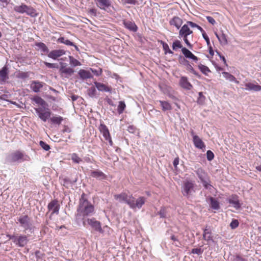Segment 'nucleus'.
I'll return each mask as SVG.
<instances>
[{
	"label": "nucleus",
	"mask_w": 261,
	"mask_h": 261,
	"mask_svg": "<svg viewBox=\"0 0 261 261\" xmlns=\"http://www.w3.org/2000/svg\"><path fill=\"white\" fill-rule=\"evenodd\" d=\"M96 90L95 87H92L88 90V93L90 97H94L95 96Z\"/></svg>",
	"instance_id": "nucleus-48"
},
{
	"label": "nucleus",
	"mask_w": 261,
	"mask_h": 261,
	"mask_svg": "<svg viewBox=\"0 0 261 261\" xmlns=\"http://www.w3.org/2000/svg\"><path fill=\"white\" fill-rule=\"evenodd\" d=\"M171 240H172L174 242V245L177 247H180L181 246V244L180 241L178 240V238L174 235H172L171 236Z\"/></svg>",
	"instance_id": "nucleus-46"
},
{
	"label": "nucleus",
	"mask_w": 261,
	"mask_h": 261,
	"mask_svg": "<svg viewBox=\"0 0 261 261\" xmlns=\"http://www.w3.org/2000/svg\"><path fill=\"white\" fill-rule=\"evenodd\" d=\"M186 68L190 72L195 75V76H196L197 77L200 78V75H199V73L194 70V69L193 68V67L190 63L186 66Z\"/></svg>",
	"instance_id": "nucleus-42"
},
{
	"label": "nucleus",
	"mask_w": 261,
	"mask_h": 261,
	"mask_svg": "<svg viewBox=\"0 0 261 261\" xmlns=\"http://www.w3.org/2000/svg\"><path fill=\"white\" fill-rule=\"evenodd\" d=\"M35 111L38 117L43 122H46L51 115L49 109L44 107L35 108Z\"/></svg>",
	"instance_id": "nucleus-9"
},
{
	"label": "nucleus",
	"mask_w": 261,
	"mask_h": 261,
	"mask_svg": "<svg viewBox=\"0 0 261 261\" xmlns=\"http://www.w3.org/2000/svg\"><path fill=\"white\" fill-rule=\"evenodd\" d=\"M210 200V206L211 208L214 210H218L220 209V206L219 201L213 197H210L208 198Z\"/></svg>",
	"instance_id": "nucleus-24"
},
{
	"label": "nucleus",
	"mask_w": 261,
	"mask_h": 261,
	"mask_svg": "<svg viewBox=\"0 0 261 261\" xmlns=\"http://www.w3.org/2000/svg\"><path fill=\"white\" fill-rule=\"evenodd\" d=\"M181 51L185 58L192 59L196 62L198 61V58L187 48H182Z\"/></svg>",
	"instance_id": "nucleus-18"
},
{
	"label": "nucleus",
	"mask_w": 261,
	"mask_h": 261,
	"mask_svg": "<svg viewBox=\"0 0 261 261\" xmlns=\"http://www.w3.org/2000/svg\"><path fill=\"white\" fill-rule=\"evenodd\" d=\"M17 220L20 226L24 229L25 232L28 231L32 233L34 232V227L33 225L32 220L27 215H21Z\"/></svg>",
	"instance_id": "nucleus-4"
},
{
	"label": "nucleus",
	"mask_w": 261,
	"mask_h": 261,
	"mask_svg": "<svg viewBox=\"0 0 261 261\" xmlns=\"http://www.w3.org/2000/svg\"><path fill=\"white\" fill-rule=\"evenodd\" d=\"M14 10L20 14L25 13L31 17H36L38 15V13L34 8L24 4L15 6L14 7Z\"/></svg>",
	"instance_id": "nucleus-5"
},
{
	"label": "nucleus",
	"mask_w": 261,
	"mask_h": 261,
	"mask_svg": "<svg viewBox=\"0 0 261 261\" xmlns=\"http://www.w3.org/2000/svg\"><path fill=\"white\" fill-rule=\"evenodd\" d=\"M201 182H202L203 186L204 187L206 185H207L208 184H209L210 182V180H209V179L208 178L206 177V178H205L204 179H203V180H202L201 181Z\"/></svg>",
	"instance_id": "nucleus-63"
},
{
	"label": "nucleus",
	"mask_w": 261,
	"mask_h": 261,
	"mask_svg": "<svg viewBox=\"0 0 261 261\" xmlns=\"http://www.w3.org/2000/svg\"><path fill=\"white\" fill-rule=\"evenodd\" d=\"M9 79L8 68L7 67L4 66L0 70V83L4 84L6 83V81Z\"/></svg>",
	"instance_id": "nucleus-16"
},
{
	"label": "nucleus",
	"mask_w": 261,
	"mask_h": 261,
	"mask_svg": "<svg viewBox=\"0 0 261 261\" xmlns=\"http://www.w3.org/2000/svg\"><path fill=\"white\" fill-rule=\"evenodd\" d=\"M114 198L121 203H125L133 210L140 209L145 202V198L139 197L137 199L132 195L126 193H121L114 195Z\"/></svg>",
	"instance_id": "nucleus-2"
},
{
	"label": "nucleus",
	"mask_w": 261,
	"mask_h": 261,
	"mask_svg": "<svg viewBox=\"0 0 261 261\" xmlns=\"http://www.w3.org/2000/svg\"><path fill=\"white\" fill-rule=\"evenodd\" d=\"M90 70L92 71V72L96 76H99L101 74V71L97 70L96 69H93L92 68H90Z\"/></svg>",
	"instance_id": "nucleus-62"
},
{
	"label": "nucleus",
	"mask_w": 261,
	"mask_h": 261,
	"mask_svg": "<svg viewBox=\"0 0 261 261\" xmlns=\"http://www.w3.org/2000/svg\"><path fill=\"white\" fill-rule=\"evenodd\" d=\"M44 65L49 68H58V65L56 63H50L47 62H44Z\"/></svg>",
	"instance_id": "nucleus-51"
},
{
	"label": "nucleus",
	"mask_w": 261,
	"mask_h": 261,
	"mask_svg": "<svg viewBox=\"0 0 261 261\" xmlns=\"http://www.w3.org/2000/svg\"><path fill=\"white\" fill-rule=\"evenodd\" d=\"M227 201L229 204L234 207L236 210H239L241 206V204L239 200V197L236 195H232L227 198Z\"/></svg>",
	"instance_id": "nucleus-13"
},
{
	"label": "nucleus",
	"mask_w": 261,
	"mask_h": 261,
	"mask_svg": "<svg viewBox=\"0 0 261 261\" xmlns=\"http://www.w3.org/2000/svg\"><path fill=\"white\" fill-rule=\"evenodd\" d=\"M124 27L130 31L136 32L138 30V27L134 22L130 21H124L123 22Z\"/></svg>",
	"instance_id": "nucleus-23"
},
{
	"label": "nucleus",
	"mask_w": 261,
	"mask_h": 261,
	"mask_svg": "<svg viewBox=\"0 0 261 261\" xmlns=\"http://www.w3.org/2000/svg\"><path fill=\"white\" fill-rule=\"evenodd\" d=\"M212 230L203 229V239L206 241H213V237L211 236Z\"/></svg>",
	"instance_id": "nucleus-31"
},
{
	"label": "nucleus",
	"mask_w": 261,
	"mask_h": 261,
	"mask_svg": "<svg viewBox=\"0 0 261 261\" xmlns=\"http://www.w3.org/2000/svg\"><path fill=\"white\" fill-rule=\"evenodd\" d=\"M65 51L63 49H55L50 51L47 56L49 58L56 60L58 58L65 55Z\"/></svg>",
	"instance_id": "nucleus-15"
},
{
	"label": "nucleus",
	"mask_w": 261,
	"mask_h": 261,
	"mask_svg": "<svg viewBox=\"0 0 261 261\" xmlns=\"http://www.w3.org/2000/svg\"><path fill=\"white\" fill-rule=\"evenodd\" d=\"M33 100L37 104L42 106L43 108L46 105V102L39 96L34 97Z\"/></svg>",
	"instance_id": "nucleus-35"
},
{
	"label": "nucleus",
	"mask_w": 261,
	"mask_h": 261,
	"mask_svg": "<svg viewBox=\"0 0 261 261\" xmlns=\"http://www.w3.org/2000/svg\"><path fill=\"white\" fill-rule=\"evenodd\" d=\"M97 7L100 9L109 12V9L112 7L111 0H94Z\"/></svg>",
	"instance_id": "nucleus-10"
},
{
	"label": "nucleus",
	"mask_w": 261,
	"mask_h": 261,
	"mask_svg": "<svg viewBox=\"0 0 261 261\" xmlns=\"http://www.w3.org/2000/svg\"><path fill=\"white\" fill-rule=\"evenodd\" d=\"M74 72V70L70 67H67L65 70L63 71L62 73L66 74L68 75H72Z\"/></svg>",
	"instance_id": "nucleus-53"
},
{
	"label": "nucleus",
	"mask_w": 261,
	"mask_h": 261,
	"mask_svg": "<svg viewBox=\"0 0 261 261\" xmlns=\"http://www.w3.org/2000/svg\"><path fill=\"white\" fill-rule=\"evenodd\" d=\"M162 109L163 111L171 110L172 109L171 105L167 101L159 100Z\"/></svg>",
	"instance_id": "nucleus-29"
},
{
	"label": "nucleus",
	"mask_w": 261,
	"mask_h": 261,
	"mask_svg": "<svg viewBox=\"0 0 261 261\" xmlns=\"http://www.w3.org/2000/svg\"><path fill=\"white\" fill-rule=\"evenodd\" d=\"M179 83L181 87L187 90H190L192 87V85L188 81V78L186 76H182L181 77Z\"/></svg>",
	"instance_id": "nucleus-22"
},
{
	"label": "nucleus",
	"mask_w": 261,
	"mask_h": 261,
	"mask_svg": "<svg viewBox=\"0 0 261 261\" xmlns=\"http://www.w3.org/2000/svg\"><path fill=\"white\" fill-rule=\"evenodd\" d=\"M94 207L89 202L83 194L80 199L79 204L75 215V222L76 224H85L84 219L92 216L94 213Z\"/></svg>",
	"instance_id": "nucleus-1"
},
{
	"label": "nucleus",
	"mask_w": 261,
	"mask_h": 261,
	"mask_svg": "<svg viewBox=\"0 0 261 261\" xmlns=\"http://www.w3.org/2000/svg\"><path fill=\"white\" fill-rule=\"evenodd\" d=\"M198 95L199 97L197 99V102L200 105H202L204 102L205 97L203 95V93L202 92H199Z\"/></svg>",
	"instance_id": "nucleus-44"
},
{
	"label": "nucleus",
	"mask_w": 261,
	"mask_h": 261,
	"mask_svg": "<svg viewBox=\"0 0 261 261\" xmlns=\"http://www.w3.org/2000/svg\"><path fill=\"white\" fill-rule=\"evenodd\" d=\"M78 74L80 78L83 80L91 79L93 77L92 75L89 71L86 70L85 69L80 70L78 72Z\"/></svg>",
	"instance_id": "nucleus-26"
},
{
	"label": "nucleus",
	"mask_w": 261,
	"mask_h": 261,
	"mask_svg": "<svg viewBox=\"0 0 261 261\" xmlns=\"http://www.w3.org/2000/svg\"><path fill=\"white\" fill-rule=\"evenodd\" d=\"M96 88L97 89V90L101 92H111L112 88L111 87H109L107 86H106L105 84L95 82L94 83Z\"/></svg>",
	"instance_id": "nucleus-20"
},
{
	"label": "nucleus",
	"mask_w": 261,
	"mask_h": 261,
	"mask_svg": "<svg viewBox=\"0 0 261 261\" xmlns=\"http://www.w3.org/2000/svg\"><path fill=\"white\" fill-rule=\"evenodd\" d=\"M66 66H67L66 63H63V62L60 63V71L62 73L63 72V71L65 70V69L67 68Z\"/></svg>",
	"instance_id": "nucleus-55"
},
{
	"label": "nucleus",
	"mask_w": 261,
	"mask_h": 261,
	"mask_svg": "<svg viewBox=\"0 0 261 261\" xmlns=\"http://www.w3.org/2000/svg\"><path fill=\"white\" fill-rule=\"evenodd\" d=\"M29 239L27 236L21 234L19 236H16L15 241L14 243L19 247H24L28 243Z\"/></svg>",
	"instance_id": "nucleus-11"
},
{
	"label": "nucleus",
	"mask_w": 261,
	"mask_h": 261,
	"mask_svg": "<svg viewBox=\"0 0 261 261\" xmlns=\"http://www.w3.org/2000/svg\"><path fill=\"white\" fill-rule=\"evenodd\" d=\"M39 144L40 146L45 151H48L50 149L49 145L43 141H40Z\"/></svg>",
	"instance_id": "nucleus-47"
},
{
	"label": "nucleus",
	"mask_w": 261,
	"mask_h": 261,
	"mask_svg": "<svg viewBox=\"0 0 261 261\" xmlns=\"http://www.w3.org/2000/svg\"><path fill=\"white\" fill-rule=\"evenodd\" d=\"M191 135L193 136V141L195 146L201 149L205 148V145L202 140L198 136L194 135L193 131H192Z\"/></svg>",
	"instance_id": "nucleus-14"
},
{
	"label": "nucleus",
	"mask_w": 261,
	"mask_h": 261,
	"mask_svg": "<svg viewBox=\"0 0 261 261\" xmlns=\"http://www.w3.org/2000/svg\"><path fill=\"white\" fill-rule=\"evenodd\" d=\"M160 43L163 46V48L165 54H173V52L170 49L169 45L167 43L162 40L160 41Z\"/></svg>",
	"instance_id": "nucleus-34"
},
{
	"label": "nucleus",
	"mask_w": 261,
	"mask_h": 261,
	"mask_svg": "<svg viewBox=\"0 0 261 261\" xmlns=\"http://www.w3.org/2000/svg\"><path fill=\"white\" fill-rule=\"evenodd\" d=\"M28 74L27 72H21L19 74V77L21 79H25L28 77Z\"/></svg>",
	"instance_id": "nucleus-64"
},
{
	"label": "nucleus",
	"mask_w": 261,
	"mask_h": 261,
	"mask_svg": "<svg viewBox=\"0 0 261 261\" xmlns=\"http://www.w3.org/2000/svg\"><path fill=\"white\" fill-rule=\"evenodd\" d=\"M43 83L39 81H33L31 84V89L36 93L39 92L43 87Z\"/></svg>",
	"instance_id": "nucleus-21"
},
{
	"label": "nucleus",
	"mask_w": 261,
	"mask_h": 261,
	"mask_svg": "<svg viewBox=\"0 0 261 261\" xmlns=\"http://www.w3.org/2000/svg\"><path fill=\"white\" fill-rule=\"evenodd\" d=\"M91 176L93 177L96 178L99 180L106 179V175L100 171L95 170L91 172Z\"/></svg>",
	"instance_id": "nucleus-25"
},
{
	"label": "nucleus",
	"mask_w": 261,
	"mask_h": 261,
	"mask_svg": "<svg viewBox=\"0 0 261 261\" xmlns=\"http://www.w3.org/2000/svg\"><path fill=\"white\" fill-rule=\"evenodd\" d=\"M202 35V37H203V39L206 42L207 45L208 46L210 45L211 44H210V39H209L208 36L207 35V34H206V33H203V34Z\"/></svg>",
	"instance_id": "nucleus-56"
},
{
	"label": "nucleus",
	"mask_w": 261,
	"mask_h": 261,
	"mask_svg": "<svg viewBox=\"0 0 261 261\" xmlns=\"http://www.w3.org/2000/svg\"><path fill=\"white\" fill-rule=\"evenodd\" d=\"M206 158L208 161H211L214 158V154L211 150H207L206 152Z\"/></svg>",
	"instance_id": "nucleus-52"
},
{
	"label": "nucleus",
	"mask_w": 261,
	"mask_h": 261,
	"mask_svg": "<svg viewBox=\"0 0 261 261\" xmlns=\"http://www.w3.org/2000/svg\"><path fill=\"white\" fill-rule=\"evenodd\" d=\"M195 185L191 180L184 181L181 186V193L184 196L189 198L195 192Z\"/></svg>",
	"instance_id": "nucleus-7"
},
{
	"label": "nucleus",
	"mask_w": 261,
	"mask_h": 261,
	"mask_svg": "<svg viewBox=\"0 0 261 261\" xmlns=\"http://www.w3.org/2000/svg\"><path fill=\"white\" fill-rule=\"evenodd\" d=\"M70 64L72 67L81 66V63L76 59H74L72 56H69Z\"/></svg>",
	"instance_id": "nucleus-36"
},
{
	"label": "nucleus",
	"mask_w": 261,
	"mask_h": 261,
	"mask_svg": "<svg viewBox=\"0 0 261 261\" xmlns=\"http://www.w3.org/2000/svg\"><path fill=\"white\" fill-rule=\"evenodd\" d=\"M47 208L49 211H51V215L54 214L58 215L60 210V205L56 199L51 200L48 204Z\"/></svg>",
	"instance_id": "nucleus-12"
},
{
	"label": "nucleus",
	"mask_w": 261,
	"mask_h": 261,
	"mask_svg": "<svg viewBox=\"0 0 261 261\" xmlns=\"http://www.w3.org/2000/svg\"><path fill=\"white\" fill-rule=\"evenodd\" d=\"M85 224H77L78 226H83L86 227L89 225L93 229L94 231H97L100 233L103 232V230L101 227V223L96 220L94 218H87L84 219Z\"/></svg>",
	"instance_id": "nucleus-6"
},
{
	"label": "nucleus",
	"mask_w": 261,
	"mask_h": 261,
	"mask_svg": "<svg viewBox=\"0 0 261 261\" xmlns=\"http://www.w3.org/2000/svg\"><path fill=\"white\" fill-rule=\"evenodd\" d=\"M206 19L207 20V21H208L209 23H210L211 24L214 25L216 23V21L211 16H206Z\"/></svg>",
	"instance_id": "nucleus-58"
},
{
	"label": "nucleus",
	"mask_w": 261,
	"mask_h": 261,
	"mask_svg": "<svg viewBox=\"0 0 261 261\" xmlns=\"http://www.w3.org/2000/svg\"><path fill=\"white\" fill-rule=\"evenodd\" d=\"M203 252V250L201 248H193L191 250V253L201 255Z\"/></svg>",
	"instance_id": "nucleus-50"
},
{
	"label": "nucleus",
	"mask_w": 261,
	"mask_h": 261,
	"mask_svg": "<svg viewBox=\"0 0 261 261\" xmlns=\"http://www.w3.org/2000/svg\"><path fill=\"white\" fill-rule=\"evenodd\" d=\"M88 13L91 15L96 16L97 15V10L94 8H91L89 10Z\"/></svg>",
	"instance_id": "nucleus-57"
},
{
	"label": "nucleus",
	"mask_w": 261,
	"mask_h": 261,
	"mask_svg": "<svg viewBox=\"0 0 261 261\" xmlns=\"http://www.w3.org/2000/svg\"><path fill=\"white\" fill-rule=\"evenodd\" d=\"M167 211L166 208L164 207H162L160 211L158 212V215L160 218H164L166 217Z\"/></svg>",
	"instance_id": "nucleus-45"
},
{
	"label": "nucleus",
	"mask_w": 261,
	"mask_h": 261,
	"mask_svg": "<svg viewBox=\"0 0 261 261\" xmlns=\"http://www.w3.org/2000/svg\"><path fill=\"white\" fill-rule=\"evenodd\" d=\"M30 157L20 151H16L14 152L9 154L7 156L6 160L8 163H21L25 161H29Z\"/></svg>",
	"instance_id": "nucleus-3"
},
{
	"label": "nucleus",
	"mask_w": 261,
	"mask_h": 261,
	"mask_svg": "<svg viewBox=\"0 0 261 261\" xmlns=\"http://www.w3.org/2000/svg\"><path fill=\"white\" fill-rule=\"evenodd\" d=\"M99 130L100 133L102 134L104 138L109 137L110 136L109 130L107 126L103 123H101L99 126Z\"/></svg>",
	"instance_id": "nucleus-27"
},
{
	"label": "nucleus",
	"mask_w": 261,
	"mask_h": 261,
	"mask_svg": "<svg viewBox=\"0 0 261 261\" xmlns=\"http://www.w3.org/2000/svg\"><path fill=\"white\" fill-rule=\"evenodd\" d=\"M182 45L180 42V41L178 40H176L175 41L173 42L172 44V48L173 50H176L177 48H181L182 49Z\"/></svg>",
	"instance_id": "nucleus-41"
},
{
	"label": "nucleus",
	"mask_w": 261,
	"mask_h": 261,
	"mask_svg": "<svg viewBox=\"0 0 261 261\" xmlns=\"http://www.w3.org/2000/svg\"><path fill=\"white\" fill-rule=\"evenodd\" d=\"M182 23V19L178 16L173 17L169 21L171 25L174 26L178 30L180 28Z\"/></svg>",
	"instance_id": "nucleus-17"
},
{
	"label": "nucleus",
	"mask_w": 261,
	"mask_h": 261,
	"mask_svg": "<svg viewBox=\"0 0 261 261\" xmlns=\"http://www.w3.org/2000/svg\"><path fill=\"white\" fill-rule=\"evenodd\" d=\"M126 108V105L124 101H120L117 108V111L119 114H122Z\"/></svg>",
	"instance_id": "nucleus-37"
},
{
	"label": "nucleus",
	"mask_w": 261,
	"mask_h": 261,
	"mask_svg": "<svg viewBox=\"0 0 261 261\" xmlns=\"http://www.w3.org/2000/svg\"><path fill=\"white\" fill-rule=\"evenodd\" d=\"M187 24H188L189 27L190 26L191 28H197V26L198 25V24H196L195 23H194L192 21H188L187 22Z\"/></svg>",
	"instance_id": "nucleus-61"
},
{
	"label": "nucleus",
	"mask_w": 261,
	"mask_h": 261,
	"mask_svg": "<svg viewBox=\"0 0 261 261\" xmlns=\"http://www.w3.org/2000/svg\"><path fill=\"white\" fill-rule=\"evenodd\" d=\"M179 62L186 67L190 63L188 60L181 57L179 58Z\"/></svg>",
	"instance_id": "nucleus-54"
},
{
	"label": "nucleus",
	"mask_w": 261,
	"mask_h": 261,
	"mask_svg": "<svg viewBox=\"0 0 261 261\" xmlns=\"http://www.w3.org/2000/svg\"><path fill=\"white\" fill-rule=\"evenodd\" d=\"M58 42L64 44L66 45L72 46L74 45V43L70 41L69 40L65 38L64 37H60L57 41Z\"/></svg>",
	"instance_id": "nucleus-32"
},
{
	"label": "nucleus",
	"mask_w": 261,
	"mask_h": 261,
	"mask_svg": "<svg viewBox=\"0 0 261 261\" xmlns=\"http://www.w3.org/2000/svg\"><path fill=\"white\" fill-rule=\"evenodd\" d=\"M239 223L238 220L233 219L230 224V226L232 229H235L239 226Z\"/></svg>",
	"instance_id": "nucleus-49"
},
{
	"label": "nucleus",
	"mask_w": 261,
	"mask_h": 261,
	"mask_svg": "<svg viewBox=\"0 0 261 261\" xmlns=\"http://www.w3.org/2000/svg\"><path fill=\"white\" fill-rule=\"evenodd\" d=\"M197 174L201 181L205 178H206V175L205 173L202 169H198L197 172Z\"/></svg>",
	"instance_id": "nucleus-43"
},
{
	"label": "nucleus",
	"mask_w": 261,
	"mask_h": 261,
	"mask_svg": "<svg viewBox=\"0 0 261 261\" xmlns=\"http://www.w3.org/2000/svg\"><path fill=\"white\" fill-rule=\"evenodd\" d=\"M63 120V118L60 116L57 117H53L50 118V122L52 124L60 125L62 121Z\"/></svg>",
	"instance_id": "nucleus-33"
},
{
	"label": "nucleus",
	"mask_w": 261,
	"mask_h": 261,
	"mask_svg": "<svg viewBox=\"0 0 261 261\" xmlns=\"http://www.w3.org/2000/svg\"><path fill=\"white\" fill-rule=\"evenodd\" d=\"M204 188L205 189L208 190L210 192H212V190L214 189V187L211 184L210 182L209 184H208L207 185H206L205 186H204Z\"/></svg>",
	"instance_id": "nucleus-60"
},
{
	"label": "nucleus",
	"mask_w": 261,
	"mask_h": 261,
	"mask_svg": "<svg viewBox=\"0 0 261 261\" xmlns=\"http://www.w3.org/2000/svg\"><path fill=\"white\" fill-rule=\"evenodd\" d=\"M198 68L205 75H207V73L211 72L209 68L202 64H200L198 65Z\"/></svg>",
	"instance_id": "nucleus-40"
},
{
	"label": "nucleus",
	"mask_w": 261,
	"mask_h": 261,
	"mask_svg": "<svg viewBox=\"0 0 261 261\" xmlns=\"http://www.w3.org/2000/svg\"><path fill=\"white\" fill-rule=\"evenodd\" d=\"M218 40L222 45H224L227 44L226 36L223 33L220 34V36L218 37Z\"/></svg>",
	"instance_id": "nucleus-38"
},
{
	"label": "nucleus",
	"mask_w": 261,
	"mask_h": 261,
	"mask_svg": "<svg viewBox=\"0 0 261 261\" xmlns=\"http://www.w3.org/2000/svg\"><path fill=\"white\" fill-rule=\"evenodd\" d=\"M222 74L226 80L229 81L230 82H233L236 84H239V82L236 80V77L230 73L227 72H223Z\"/></svg>",
	"instance_id": "nucleus-30"
},
{
	"label": "nucleus",
	"mask_w": 261,
	"mask_h": 261,
	"mask_svg": "<svg viewBox=\"0 0 261 261\" xmlns=\"http://www.w3.org/2000/svg\"><path fill=\"white\" fill-rule=\"evenodd\" d=\"M71 158L72 161L76 164H79L82 161V160L75 153L71 154Z\"/></svg>",
	"instance_id": "nucleus-39"
},
{
	"label": "nucleus",
	"mask_w": 261,
	"mask_h": 261,
	"mask_svg": "<svg viewBox=\"0 0 261 261\" xmlns=\"http://www.w3.org/2000/svg\"><path fill=\"white\" fill-rule=\"evenodd\" d=\"M36 47H37V50H40L43 53H48L49 49L47 46L43 42H36L35 44Z\"/></svg>",
	"instance_id": "nucleus-28"
},
{
	"label": "nucleus",
	"mask_w": 261,
	"mask_h": 261,
	"mask_svg": "<svg viewBox=\"0 0 261 261\" xmlns=\"http://www.w3.org/2000/svg\"><path fill=\"white\" fill-rule=\"evenodd\" d=\"M192 33L193 31L190 29L187 23L181 27L179 31L178 37L180 39L182 38L185 43L190 48H192V45L188 40V38Z\"/></svg>",
	"instance_id": "nucleus-8"
},
{
	"label": "nucleus",
	"mask_w": 261,
	"mask_h": 261,
	"mask_svg": "<svg viewBox=\"0 0 261 261\" xmlns=\"http://www.w3.org/2000/svg\"><path fill=\"white\" fill-rule=\"evenodd\" d=\"M246 90L248 91H261V86L256 85L252 83H247L245 84Z\"/></svg>",
	"instance_id": "nucleus-19"
},
{
	"label": "nucleus",
	"mask_w": 261,
	"mask_h": 261,
	"mask_svg": "<svg viewBox=\"0 0 261 261\" xmlns=\"http://www.w3.org/2000/svg\"><path fill=\"white\" fill-rule=\"evenodd\" d=\"M136 127L133 125H129L127 127V130L130 133H135L136 130Z\"/></svg>",
	"instance_id": "nucleus-59"
}]
</instances>
